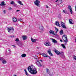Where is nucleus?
I'll use <instances>...</instances> for the list:
<instances>
[{"instance_id": "obj_1", "label": "nucleus", "mask_w": 76, "mask_h": 76, "mask_svg": "<svg viewBox=\"0 0 76 76\" xmlns=\"http://www.w3.org/2000/svg\"><path fill=\"white\" fill-rule=\"evenodd\" d=\"M54 51L55 52V53H56L57 55H59L60 54H61V57L62 58L64 57V53H63V52L60 53L58 51L56 50V49H54Z\"/></svg>"}, {"instance_id": "obj_2", "label": "nucleus", "mask_w": 76, "mask_h": 76, "mask_svg": "<svg viewBox=\"0 0 76 76\" xmlns=\"http://www.w3.org/2000/svg\"><path fill=\"white\" fill-rule=\"evenodd\" d=\"M62 39L65 42H66V43L67 42L68 40H67V36L66 35H63L62 37Z\"/></svg>"}, {"instance_id": "obj_3", "label": "nucleus", "mask_w": 76, "mask_h": 76, "mask_svg": "<svg viewBox=\"0 0 76 76\" xmlns=\"http://www.w3.org/2000/svg\"><path fill=\"white\" fill-rule=\"evenodd\" d=\"M37 69L34 68H33L30 73H31L33 75H36V74L37 73Z\"/></svg>"}, {"instance_id": "obj_4", "label": "nucleus", "mask_w": 76, "mask_h": 76, "mask_svg": "<svg viewBox=\"0 0 76 76\" xmlns=\"http://www.w3.org/2000/svg\"><path fill=\"white\" fill-rule=\"evenodd\" d=\"M34 2V3L35 4V5L37 6H39V4L40 3V1L39 0H36Z\"/></svg>"}, {"instance_id": "obj_5", "label": "nucleus", "mask_w": 76, "mask_h": 76, "mask_svg": "<svg viewBox=\"0 0 76 76\" xmlns=\"http://www.w3.org/2000/svg\"><path fill=\"white\" fill-rule=\"evenodd\" d=\"M7 30L8 32H10L12 30V31H14V28L13 27H7Z\"/></svg>"}, {"instance_id": "obj_6", "label": "nucleus", "mask_w": 76, "mask_h": 76, "mask_svg": "<svg viewBox=\"0 0 76 76\" xmlns=\"http://www.w3.org/2000/svg\"><path fill=\"white\" fill-rule=\"evenodd\" d=\"M34 68H32L31 66H29L28 68V70L30 73H31Z\"/></svg>"}, {"instance_id": "obj_7", "label": "nucleus", "mask_w": 76, "mask_h": 76, "mask_svg": "<svg viewBox=\"0 0 76 76\" xmlns=\"http://www.w3.org/2000/svg\"><path fill=\"white\" fill-rule=\"evenodd\" d=\"M68 9H69L70 12H71V14L73 13V11H72V9L70 5L68 6Z\"/></svg>"}, {"instance_id": "obj_8", "label": "nucleus", "mask_w": 76, "mask_h": 76, "mask_svg": "<svg viewBox=\"0 0 76 76\" xmlns=\"http://www.w3.org/2000/svg\"><path fill=\"white\" fill-rule=\"evenodd\" d=\"M48 53L49 54H50V56H53V54H52V53H51V50H48Z\"/></svg>"}, {"instance_id": "obj_9", "label": "nucleus", "mask_w": 76, "mask_h": 76, "mask_svg": "<svg viewBox=\"0 0 76 76\" xmlns=\"http://www.w3.org/2000/svg\"><path fill=\"white\" fill-rule=\"evenodd\" d=\"M55 32L54 31L52 30H50L49 31V33L50 34H53V35H56V34H55Z\"/></svg>"}, {"instance_id": "obj_10", "label": "nucleus", "mask_w": 76, "mask_h": 76, "mask_svg": "<svg viewBox=\"0 0 76 76\" xmlns=\"http://www.w3.org/2000/svg\"><path fill=\"white\" fill-rule=\"evenodd\" d=\"M16 43L17 45L19 46V47H22V43H20V42H17Z\"/></svg>"}, {"instance_id": "obj_11", "label": "nucleus", "mask_w": 76, "mask_h": 76, "mask_svg": "<svg viewBox=\"0 0 76 76\" xmlns=\"http://www.w3.org/2000/svg\"><path fill=\"white\" fill-rule=\"evenodd\" d=\"M37 66H38V67H41V66H42V65L41 64V63L39 61H38L37 62Z\"/></svg>"}, {"instance_id": "obj_12", "label": "nucleus", "mask_w": 76, "mask_h": 76, "mask_svg": "<svg viewBox=\"0 0 76 76\" xmlns=\"http://www.w3.org/2000/svg\"><path fill=\"white\" fill-rule=\"evenodd\" d=\"M51 40H52V42H53V43H54V44H56V43H57V41L55 40V39L53 38H52Z\"/></svg>"}, {"instance_id": "obj_13", "label": "nucleus", "mask_w": 76, "mask_h": 76, "mask_svg": "<svg viewBox=\"0 0 76 76\" xmlns=\"http://www.w3.org/2000/svg\"><path fill=\"white\" fill-rule=\"evenodd\" d=\"M69 23H70V24H71L72 25V24H73V20L72 19H69Z\"/></svg>"}, {"instance_id": "obj_14", "label": "nucleus", "mask_w": 76, "mask_h": 76, "mask_svg": "<svg viewBox=\"0 0 76 76\" xmlns=\"http://www.w3.org/2000/svg\"><path fill=\"white\" fill-rule=\"evenodd\" d=\"M39 28L41 31L42 32L44 31V27H43L42 26H40L39 27Z\"/></svg>"}, {"instance_id": "obj_15", "label": "nucleus", "mask_w": 76, "mask_h": 76, "mask_svg": "<svg viewBox=\"0 0 76 76\" xmlns=\"http://www.w3.org/2000/svg\"><path fill=\"white\" fill-rule=\"evenodd\" d=\"M5 2L4 1L1 2V4H0V6H5L6 5V4H5Z\"/></svg>"}, {"instance_id": "obj_16", "label": "nucleus", "mask_w": 76, "mask_h": 76, "mask_svg": "<svg viewBox=\"0 0 76 76\" xmlns=\"http://www.w3.org/2000/svg\"><path fill=\"white\" fill-rule=\"evenodd\" d=\"M45 45H46V46H51V44H50V43L49 42H45Z\"/></svg>"}, {"instance_id": "obj_17", "label": "nucleus", "mask_w": 76, "mask_h": 76, "mask_svg": "<svg viewBox=\"0 0 76 76\" xmlns=\"http://www.w3.org/2000/svg\"><path fill=\"white\" fill-rule=\"evenodd\" d=\"M55 24L57 26H58L59 27H60V25L59 24V23L58 21H57L56 23H55Z\"/></svg>"}, {"instance_id": "obj_18", "label": "nucleus", "mask_w": 76, "mask_h": 76, "mask_svg": "<svg viewBox=\"0 0 76 76\" xmlns=\"http://www.w3.org/2000/svg\"><path fill=\"white\" fill-rule=\"evenodd\" d=\"M42 55L44 57H48V56L45 53H42Z\"/></svg>"}, {"instance_id": "obj_19", "label": "nucleus", "mask_w": 76, "mask_h": 76, "mask_svg": "<svg viewBox=\"0 0 76 76\" xmlns=\"http://www.w3.org/2000/svg\"><path fill=\"white\" fill-rule=\"evenodd\" d=\"M31 41L32 42H35L37 40V39H33L32 38V37L31 38Z\"/></svg>"}, {"instance_id": "obj_20", "label": "nucleus", "mask_w": 76, "mask_h": 76, "mask_svg": "<svg viewBox=\"0 0 76 76\" xmlns=\"http://www.w3.org/2000/svg\"><path fill=\"white\" fill-rule=\"evenodd\" d=\"M46 71L47 72V73L49 74V75L50 74V70L48 69H46Z\"/></svg>"}, {"instance_id": "obj_21", "label": "nucleus", "mask_w": 76, "mask_h": 76, "mask_svg": "<svg viewBox=\"0 0 76 76\" xmlns=\"http://www.w3.org/2000/svg\"><path fill=\"white\" fill-rule=\"evenodd\" d=\"M22 37L23 40H25V39H26L27 37L26 36H23Z\"/></svg>"}, {"instance_id": "obj_22", "label": "nucleus", "mask_w": 76, "mask_h": 76, "mask_svg": "<svg viewBox=\"0 0 76 76\" xmlns=\"http://www.w3.org/2000/svg\"><path fill=\"white\" fill-rule=\"evenodd\" d=\"M6 52L7 53H10V49H8L7 50Z\"/></svg>"}, {"instance_id": "obj_23", "label": "nucleus", "mask_w": 76, "mask_h": 76, "mask_svg": "<svg viewBox=\"0 0 76 76\" xmlns=\"http://www.w3.org/2000/svg\"><path fill=\"white\" fill-rule=\"evenodd\" d=\"M58 18L59 19H60L61 18V14L59 13L58 15Z\"/></svg>"}, {"instance_id": "obj_24", "label": "nucleus", "mask_w": 76, "mask_h": 76, "mask_svg": "<svg viewBox=\"0 0 76 76\" xmlns=\"http://www.w3.org/2000/svg\"><path fill=\"white\" fill-rule=\"evenodd\" d=\"M22 57H25L26 56V54L24 53L22 54L21 56Z\"/></svg>"}, {"instance_id": "obj_25", "label": "nucleus", "mask_w": 76, "mask_h": 76, "mask_svg": "<svg viewBox=\"0 0 76 76\" xmlns=\"http://www.w3.org/2000/svg\"><path fill=\"white\" fill-rule=\"evenodd\" d=\"M13 22H16L17 21V18L14 17L12 19Z\"/></svg>"}, {"instance_id": "obj_26", "label": "nucleus", "mask_w": 76, "mask_h": 76, "mask_svg": "<svg viewBox=\"0 0 76 76\" xmlns=\"http://www.w3.org/2000/svg\"><path fill=\"white\" fill-rule=\"evenodd\" d=\"M60 34V35H62V34H63V30L61 29V30Z\"/></svg>"}, {"instance_id": "obj_27", "label": "nucleus", "mask_w": 76, "mask_h": 76, "mask_svg": "<svg viewBox=\"0 0 76 76\" xmlns=\"http://www.w3.org/2000/svg\"><path fill=\"white\" fill-rule=\"evenodd\" d=\"M61 26L63 28H64V29L67 28L66 27V26H65V24L63 25H62Z\"/></svg>"}, {"instance_id": "obj_28", "label": "nucleus", "mask_w": 76, "mask_h": 76, "mask_svg": "<svg viewBox=\"0 0 76 76\" xmlns=\"http://www.w3.org/2000/svg\"><path fill=\"white\" fill-rule=\"evenodd\" d=\"M18 3H19V4H20L21 5H23V4L22 3L21 1H18Z\"/></svg>"}, {"instance_id": "obj_29", "label": "nucleus", "mask_w": 76, "mask_h": 76, "mask_svg": "<svg viewBox=\"0 0 76 76\" xmlns=\"http://www.w3.org/2000/svg\"><path fill=\"white\" fill-rule=\"evenodd\" d=\"M55 30H56V33H57V32L58 31V28L56 27H55Z\"/></svg>"}, {"instance_id": "obj_30", "label": "nucleus", "mask_w": 76, "mask_h": 76, "mask_svg": "<svg viewBox=\"0 0 76 76\" xmlns=\"http://www.w3.org/2000/svg\"><path fill=\"white\" fill-rule=\"evenodd\" d=\"M61 46L63 48H66V47H65V46H64V45L63 44H61Z\"/></svg>"}, {"instance_id": "obj_31", "label": "nucleus", "mask_w": 76, "mask_h": 76, "mask_svg": "<svg viewBox=\"0 0 76 76\" xmlns=\"http://www.w3.org/2000/svg\"><path fill=\"white\" fill-rule=\"evenodd\" d=\"M2 63L3 64H6V61L3 60L2 61Z\"/></svg>"}, {"instance_id": "obj_32", "label": "nucleus", "mask_w": 76, "mask_h": 76, "mask_svg": "<svg viewBox=\"0 0 76 76\" xmlns=\"http://www.w3.org/2000/svg\"><path fill=\"white\" fill-rule=\"evenodd\" d=\"M15 41H16V42H19V39H18V38L16 39L15 40Z\"/></svg>"}, {"instance_id": "obj_33", "label": "nucleus", "mask_w": 76, "mask_h": 76, "mask_svg": "<svg viewBox=\"0 0 76 76\" xmlns=\"http://www.w3.org/2000/svg\"><path fill=\"white\" fill-rule=\"evenodd\" d=\"M65 25V24H64V23L62 22H61V26H62V25Z\"/></svg>"}, {"instance_id": "obj_34", "label": "nucleus", "mask_w": 76, "mask_h": 76, "mask_svg": "<svg viewBox=\"0 0 76 76\" xmlns=\"http://www.w3.org/2000/svg\"><path fill=\"white\" fill-rule=\"evenodd\" d=\"M73 58L74 60H76V56H73Z\"/></svg>"}, {"instance_id": "obj_35", "label": "nucleus", "mask_w": 76, "mask_h": 76, "mask_svg": "<svg viewBox=\"0 0 76 76\" xmlns=\"http://www.w3.org/2000/svg\"><path fill=\"white\" fill-rule=\"evenodd\" d=\"M13 6H14V7H16V6H17V4L15 3H14L13 4Z\"/></svg>"}, {"instance_id": "obj_36", "label": "nucleus", "mask_w": 76, "mask_h": 76, "mask_svg": "<svg viewBox=\"0 0 76 76\" xmlns=\"http://www.w3.org/2000/svg\"><path fill=\"white\" fill-rule=\"evenodd\" d=\"M0 60L3 61V60H4V58H0Z\"/></svg>"}, {"instance_id": "obj_37", "label": "nucleus", "mask_w": 76, "mask_h": 76, "mask_svg": "<svg viewBox=\"0 0 76 76\" xmlns=\"http://www.w3.org/2000/svg\"><path fill=\"white\" fill-rule=\"evenodd\" d=\"M25 74L26 76H28L29 75V74L28 73V72H25Z\"/></svg>"}, {"instance_id": "obj_38", "label": "nucleus", "mask_w": 76, "mask_h": 76, "mask_svg": "<svg viewBox=\"0 0 76 76\" xmlns=\"http://www.w3.org/2000/svg\"><path fill=\"white\" fill-rule=\"evenodd\" d=\"M15 3V2L13 1H12V2H10V4H13Z\"/></svg>"}, {"instance_id": "obj_39", "label": "nucleus", "mask_w": 76, "mask_h": 76, "mask_svg": "<svg viewBox=\"0 0 76 76\" xmlns=\"http://www.w3.org/2000/svg\"><path fill=\"white\" fill-rule=\"evenodd\" d=\"M64 13H66L67 11H66V10H64L62 11Z\"/></svg>"}, {"instance_id": "obj_40", "label": "nucleus", "mask_w": 76, "mask_h": 76, "mask_svg": "<svg viewBox=\"0 0 76 76\" xmlns=\"http://www.w3.org/2000/svg\"><path fill=\"white\" fill-rule=\"evenodd\" d=\"M21 20H22V19L21 18L18 19V21H21Z\"/></svg>"}, {"instance_id": "obj_41", "label": "nucleus", "mask_w": 76, "mask_h": 76, "mask_svg": "<svg viewBox=\"0 0 76 76\" xmlns=\"http://www.w3.org/2000/svg\"><path fill=\"white\" fill-rule=\"evenodd\" d=\"M8 10H12V8L11 7H9Z\"/></svg>"}, {"instance_id": "obj_42", "label": "nucleus", "mask_w": 76, "mask_h": 76, "mask_svg": "<svg viewBox=\"0 0 76 76\" xmlns=\"http://www.w3.org/2000/svg\"><path fill=\"white\" fill-rule=\"evenodd\" d=\"M6 11L5 10L4 11V13L5 14L6 13Z\"/></svg>"}, {"instance_id": "obj_43", "label": "nucleus", "mask_w": 76, "mask_h": 76, "mask_svg": "<svg viewBox=\"0 0 76 76\" xmlns=\"http://www.w3.org/2000/svg\"><path fill=\"white\" fill-rule=\"evenodd\" d=\"M60 1V3H61L63 2V1L61 0H59Z\"/></svg>"}, {"instance_id": "obj_44", "label": "nucleus", "mask_w": 76, "mask_h": 76, "mask_svg": "<svg viewBox=\"0 0 76 76\" xmlns=\"http://www.w3.org/2000/svg\"><path fill=\"white\" fill-rule=\"evenodd\" d=\"M10 37H11V38H13L14 37V36H10Z\"/></svg>"}, {"instance_id": "obj_45", "label": "nucleus", "mask_w": 76, "mask_h": 76, "mask_svg": "<svg viewBox=\"0 0 76 76\" xmlns=\"http://www.w3.org/2000/svg\"><path fill=\"white\" fill-rule=\"evenodd\" d=\"M24 71H25V73L27 72V71H26V69H25Z\"/></svg>"}, {"instance_id": "obj_46", "label": "nucleus", "mask_w": 76, "mask_h": 76, "mask_svg": "<svg viewBox=\"0 0 76 76\" xmlns=\"http://www.w3.org/2000/svg\"><path fill=\"white\" fill-rule=\"evenodd\" d=\"M46 8H48V6H47V5H46Z\"/></svg>"}, {"instance_id": "obj_47", "label": "nucleus", "mask_w": 76, "mask_h": 76, "mask_svg": "<svg viewBox=\"0 0 76 76\" xmlns=\"http://www.w3.org/2000/svg\"><path fill=\"white\" fill-rule=\"evenodd\" d=\"M60 41H61V42H63V40L62 39H60Z\"/></svg>"}, {"instance_id": "obj_48", "label": "nucleus", "mask_w": 76, "mask_h": 76, "mask_svg": "<svg viewBox=\"0 0 76 76\" xmlns=\"http://www.w3.org/2000/svg\"><path fill=\"white\" fill-rule=\"evenodd\" d=\"M67 45V42L66 43L65 42V43L64 44V45Z\"/></svg>"}, {"instance_id": "obj_49", "label": "nucleus", "mask_w": 76, "mask_h": 76, "mask_svg": "<svg viewBox=\"0 0 76 76\" xmlns=\"http://www.w3.org/2000/svg\"><path fill=\"white\" fill-rule=\"evenodd\" d=\"M20 11V10H16V12H19Z\"/></svg>"}, {"instance_id": "obj_50", "label": "nucleus", "mask_w": 76, "mask_h": 76, "mask_svg": "<svg viewBox=\"0 0 76 76\" xmlns=\"http://www.w3.org/2000/svg\"><path fill=\"white\" fill-rule=\"evenodd\" d=\"M48 57H49V58L50 59H51V57H50V56H48Z\"/></svg>"}, {"instance_id": "obj_51", "label": "nucleus", "mask_w": 76, "mask_h": 76, "mask_svg": "<svg viewBox=\"0 0 76 76\" xmlns=\"http://www.w3.org/2000/svg\"><path fill=\"white\" fill-rule=\"evenodd\" d=\"M39 61H41V62H42V60H39Z\"/></svg>"}, {"instance_id": "obj_52", "label": "nucleus", "mask_w": 76, "mask_h": 76, "mask_svg": "<svg viewBox=\"0 0 76 76\" xmlns=\"http://www.w3.org/2000/svg\"><path fill=\"white\" fill-rule=\"evenodd\" d=\"M75 11H76V6H75Z\"/></svg>"}, {"instance_id": "obj_53", "label": "nucleus", "mask_w": 76, "mask_h": 76, "mask_svg": "<svg viewBox=\"0 0 76 76\" xmlns=\"http://www.w3.org/2000/svg\"><path fill=\"white\" fill-rule=\"evenodd\" d=\"M12 46H13V47H16V46H15V45H12Z\"/></svg>"}, {"instance_id": "obj_54", "label": "nucleus", "mask_w": 76, "mask_h": 76, "mask_svg": "<svg viewBox=\"0 0 76 76\" xmlns=\"http://www.w3.org/2000/svg\"><path fill=\"white\" fill-rule=\"evenodd\" d=\"M75 42H76V37H75Z\"/></svg>"}, {"instance_id": "obj_55", "label": "nucleus", "mask_w": 76, "mask_h": 76, "mask_svg": "<svg viewBox=\"0 0 76 76\" xmlns=\"http://www.w3.org/2000/svg\"><path fill=\"white\" fill-rule=\"evenodd\" d=\"M37 49H39V48L38 47H37Z\"/></svg>"}, {"instance_id": "obj_56", "label": "nucleus", "mask_w": 76, "mask_h": 76, "mask_svg": "<svg viewBox=\"0 0 76 76\" xmlns=\"http://www.w3.org/2000/svg\"><path fill=\"white\" fill-rule=\"evenodd\" d=\"M57 1H58V0H57L56 1V2H57Z\"/></svg>"}, {"instance_id": "obj_57", "label": "nucleus", "mask_w": 76, "mask_h": 76, "mask_svg": "<svg viewBox=\"0 0 76 76\" xmlns=\"http://www.w3.org/2000/svg\"><path fill=\"white\" fill-rule=\"evenodd\" d=\"M14 76H17L16 75H14Z\"/></svg>"}, {"instance_id": "obj_58", "label": "nucleus", "mask_w": 76, "mask_h": 76, "mask_svg": "<svg viewBox=\"0 0 76 76\" xmlns=\"http://www.w3.org/2000/svg\"><path fill=\"white\" fill-rule=\"evenodd\" d=\"M38 60V59H36V60Z\"/></svg>"}, {"instance_id": "obj_59", "label": "nucleus", "mask_w": 76, "mask_h": 76, "mask_svg": "<svg viewBox=\"0 0 76 76\" xmlns=\"http://www.w3.org/2000/svg\"><path fill=\"white\" fill-rule=\"evenodd\" d=\"M33 67H34V66H33Z\"/></svg>"}, {"instance_id": "obj_60", "label": "nucleus", "mask_w": 76, "mask_h": 76, "mask_svg": "<svg viewBox=\"0 0 76 76\" xmlns=\"http://www.w3.org/2000/svg\"><path fill=\"white\" fill-rule=\"evenodd\" d=\"M72 76H74L73 75H72Z\"/></svg>"}]
</instances>
